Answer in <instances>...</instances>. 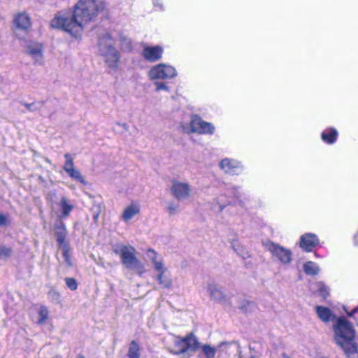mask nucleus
<instances>
[{
  "label": "nucleus",
  "mask_w": 358,
  "mask_h": 358,
  "mask_svg": "<svg viewBox=\"0 0 358 358\" xmlns=\"http://www.w3.org/2000/svg\"><path fill=\"white\" fill-rule=\"evenodd\" d=\"M106 8L105 0H78L72 10H63L55 14L50 24L74 38H80L86 24Z\"/></svg>",
  "instance_id": "obj_1"
},
{
  "label": "nucleus",
  "mask_w": 358,
  "mask_h": 358,
  "mask_svg": "<svg viewBox=\"0 0 358 358\" xmlns=\"http://www.w3.org/2000/svg\"><path fill=\"white\" fill-rule=\"evenodd\" d=\"M334 338L348 358H358V345L353 325L345 317L337 318L333 325Z\"/></svg>",
  "instance_id": "obj_2"
},
{
  "label": "nucleus",
  "mask_w": 358,
  "mask_h": 358,
  "mask_svg": "<svg viewBox=\"0 0 358 358\" xmlns=\"http://www.w3.org/2000/svg\"><path fill=\"white\" fill-rule=\"evenodd\" d=\"M115 41L110 34L101 36L99 42V50L107 66L116 70L118 68L120 62V53L115 48Z\"/></svg>",
  "instance_id": "obj_3"
},
{
  "label": "nucleus",
  "mask_w": 358,
  "mask_h": 358,
  "mask_svg": "<svg viewBox=\"0 0 358 358\" xmlns=\"http://www.w3.org/2000/svg\"><path fill=\"white\" fill-rule=\"evenodd\" d=\"M113 251L120 255L122 264L127 268L135 270L140 275L145 272L144 265L136 257V250L131 246L116 245Z\"/></svg>",
  "instance_id": "obj_4"
},
{
  "label": "nucleus",
  "mask_w": 358,
  "mask_h": 358,
  "mask_svg": "<svg viewBox=\"0 0 358 358\" xmlns=\"http://www.w3.org/2000/svg\"><path fill=\"white\" fill-rule=\"evenodd\" d=\"M182 131L187 134L198 133L199 134L212 135L215 132L213 124L206 122L198 115H192L188 122H182L180 125Z\"/></svg>",
  "instance_id": "obj_5"
},
{
  "label": "nucleus",
  "mask_w": 358,
  "mask_h": 358,
  "mask_svg": "<svg viewBox=\"0 0 358 358\" xmlns=\"http://www.w3.org/2000/svg\"><path fill=\"white\" fill-rule=\"evenodd\" d=\"M178 76L176 68L170 64L160 63L151 67L148 72V78L153 80H171Z\"/></svg>",
  "instance_id": "obj_6"
},
{
  "label": "nucleus",
  "mask_w": 358,
  "mask_h": 358,
  "mask_svg": "<svg viewBox=\"0 0 358 358\" xmlns=\"http://www.w3.org/2000/svg\"><path fill=\"white\" fill-rule=\"evenodd\" d=\"M173 343L170 351L176 355L186 352L189 350H195L198 345V341L192 334H188L184 338L173 336L172 337Z\"/></svg>",
  "instance_id": "obj_7"
},
{
  "label": "nucleus",
  "mask_w": 358,
  "mask_h": 358,
  "mask_svg": "<svg viewBox=\"0 0 358 358\" xmlns=\"http://www.w3.org/2000/svg\"><path fill=\"white\" fill-rule=\"evenodd\" d=\"M265 248L270 252L272 257L283 264H288L292 262V252L277 243L271 241L264 243Z\"/></svg>",
  "instance_id": "obj_8"
},
{
  "label": "nucleus",
  "mask_w": 358,
  "mask_h": 358,
  "mask_svg": "<svg viewBox=\"0 0 358 358\" xmlns=\"http://www.w3.org/2000/svg\"><path fill=\"white\" fill-rule=\"evenodd\" d=\"M171 194L177 200L187 199L192 193L191 185L187 182L173 180L171 186Z\"/></svg>",
  "instance_id": "obj_9"
},
{
  "label": "nucleus",
  "mask_w": 358,
  "mask_h": 358,
  "mask_svg": "<svg viewBox=\"0 0 358 358\" xmlns=\"http://www.w3.org/2000/svg\"><path fill=\"white\" fill-rule=\"evenodd\" d=\"M25 52L36 64H42L43 62V46L38 42L29 43L25 49Z\"/></svg>",
  "instance_id": "obj_10"
},
{
  "label": "nucleus",
  "mask_w": 358,
  "mask_h": 358,
  "mask_svg": "<svg viewBox=\"0 0 358 358\" xmlns=\"http://www.w3.org/2000/svg\"><path fill=\"white\" fill-rule=\"evenodd\" d=\"M219 166L224 173L231 175H237L243 171V165L241 162L227 157L220 162Z\"/></svg>",
  "instance_id": "obj_11"
},
{
  "label": "nucleus",
  "mask_w": 358,
  "mask_h": 358,
  "mask_svg": "<svg viewBox=\"0 0 358 358\" xmlns=\"http://www.w3.org/2000/svg\"><path fill=\"white\" fill-rule=\"evenodd\" d=\"M163 52L164 48L160 45L150 46L145 45L141 55L146 61L155 62L162 57Z\"/></svg>",
  "instance_id": "obj_12"
},
{
  "label": "nucleus",
  "mask_w": 358,
  "mask_h": 358,
  "mask_svg": "<svg viewBox=\"0 0 358 358\" xmlns=\"http://www.w3.org/2000/svg\"><path fill=\"white\" fill-rule=\"evenodd\" d=\"M13 26L16 29L28 31L31 27V20L29 14L25 12L15 14L13 17Z\"/></svg>",
  "instance_id": "obj_13"
},
{
  "label": "nucleus",
  "mask_w": 358,
  "mask_h": 358,
  "mask_svg": "<svg viewBox=\"0 0 358 358\" xmlns=\"http://www.w3.org/2000/svg\"><path fill=\"white\" fill-rule=\"evenodd\" d=\"M141 212V205L136 201H132L122 210L121 219L125 222H129L137 216Z\"/></svg>",
  "instance_id": "obj_14"
},
{
  "label": "nucleus",
  "mask_w": 358,
  "mask_h": 358,
  "mask_svg": "<svg viewBox=\"0 0 358 358\" xmlns=\"http://www.w3.org/2000/svg\"><path fill=\"white\" fill-rule=\"evenodd\" d=\"M300 247L306 252H310L319 244V239L314 234H303L300 238Z\"/></svg>",
  "instance_id": "obj_15"
},
{
  "label": "nucleus",
  "mask_w": 358,
  "mask_h": 358,
  "mask_svg": "<svg viewBox=\"0 0 358 358\" xmlns=\"http://www.w3.org/2000/svg\"><path fill=\"white\" fill-rule=\"evenodd\" d=\"M155 271L157 273L156 280L158 283L164 288L171 287L172 285V280L165 265L162 266L161 269H155Z\"/></svg>",
  "instance_id": "obj_16"
},
{
  "label": "nucleus",
  "mask_w": 358,
  "mask_h": 358,
  "mask_svg": "<svg viewBox=\"0 0 358 358\" xmlns=\"http://www.w3.org/2000/svg\"><path fill=\"white\" fill-rule=\"evenodd\" d=\"M207 291L213 300L220 303H222L226 301V296L222 288L218 285L213 283L208 284Z\"/></svg>",
  "instance_id": "obj_17"
},
{
  "label": "nucleus",
  "mask_w": 358,
  "mask_h": 358,
  "mask_svg": "<svg viewBox=\"0 0 358 358\" xmlns=\"http://www.w3.org/2000/svg\"><path fill=\"white\" fill-rule=\"evenodd\" d=\"M57 206L59 207V210L61 211L59 217L62 219L69 217L74 208L72 202L66 196L61 197Z\"/></svg>",
  "instance_id": "obj_18"
},
{
  "label": "nucleus",
  "mask_w": 358,
  "mask_h": 358,
  "mask_svg": "<svg viewBox=\"0 0 358 358\" xmlns=\"http://www.w3.org/2000/svg\"><path fill=\"white\" fill-rule=\"evenodd\" d=\"M315 309L317 317L323 322L328 323L333 321L336 317L331 310L327 307L316 306Z\"/></svg>",
  "instance_id": "obj_19"
},
{
  "label": "nucleus",
  "mask_w": 358,
  "mask_h": 358,
  "mask_svg": "<svg viewBox=\"0 0 358 358\" xmlns=\"http://www.w3.org/2000/svg\"><path fill=\"white\" fill-rule=\"evenodd\" d=\"M146 258L151 261L155 269H161L164 265L162 258L152 249H148L145 252Z\"/></svg>",
  "instance_id": "obj_20"
},
{
  "label": "nucleus",
  "mask_w": 358,
  "mask_h": 358,
  "mask_svg": "<svg viewBox=\"0 0 358 358\" xmlns=\"http://www.w3.org/2000/svg\"><path fill=\"white\" fill-rule=\"evenodd\" d=\"M231 244L236 254L244 259V255L245 254L244 240H240L239 238L236 237L231 239Z\"/></svg>",
  "instance_id": "obj_21"
},
{
  "label": "nucleus",
  "mask_w": 358,
  "mask_h": 358,
  "mask_svg": "<svg viewBox=\"0 0 358 358\" xmlns=\"http://www.w3.org/2000/svg\"><path fill=\"white\" fill-rule=\"evenodd\" d=\"M321 136L323 141L329 144H332L337 138L338 132L334 128H329L322 133Z\"/></svg>",
  "instance_id": "obj_22"
},
{
  "label": "nucleus",
  "mask_w": 358,
  "mask_h": 358,
  "mask_svg": "<svg viewBox=\"0 0 358 358\" xmlns=\"http://www.w3.org/2000/svg\"><path fill=\"white\" fill-rule=\"evenodd\" d=\"M303 270L307 275H315L319 273L320 267L316 263L308 261L304 264Z\"/></svg>",
  "instance_id": "obj_23"
},
{
  "label": "nucleus",
  "mask_w": 358,
  "mask_h": 358,
  "mask_svg": "<svg viewBox=\"0 0 358 358\" xmlns=\"http://www.w3.org/2000/svg\"><path fill=\"white\" fill-rule=\"evenodd\" d=\"M140 347L136 341H132L129 347L128 358H140Z\"/></svg>",
  "instance_id": "obj_24"
},
{
  "label": "nucleus",
  "mask_w": 358,
  "mask_h": 358,
  "mask_svg": "<svg viewBox=\"0 0 358 358\" xmlns=\"http://www.w3.org/2000/svg\"><path fill=\"white\" fill-rule=\"evenodd\" d=\"M315 288L317 289V294L320 296L323 299H325L329 296V289L323 282H317L315 284Z\"/></svg>",
  "instance_id": "obj_25"
},
{
  "label": "nucleus",
  "mask_w": 358,
  "mask_h": 358,
  "mask_svg": "<svg viewBox=\"0 0 358 358\" xmlns=\"http://www.w3.org/2000/svg\"><path fill=\"white\" fill-rule=\"evenodd\" d=\"M37 313H38V315L37 323L40 324H45L48 318V315H49L47 308H45L44 306H41L38 309Z\"/></svg>",
  "instance_id": "obj_26"
},
{
  "label": "nucleus",
  "mask_w": 358,
  "mask_h": 358,
  "mask_svg": "<svg viewBox=\"0 0 358 358\" xmlns=\"http://www.w3.org/2000/svg\"><path fill=\"white\" fill-rule=\"evenodd\" d=\"M68 175L73 179L80 182L83 185H86V182L79 171L75 168L66 172Z\"/></svg>",
  "instance_id": "obj_27"
},
{
  "label": "nucleus",
  "mask_w": 358,
  "mask_h": 358,
  "mask_svg": "<svg viewBox=\"0 0 358 358\" xmlns=\"http://www.w3.org/2000/svg\"><path fill=\"white\" fill-rule=\"evenodd\" d=\"M57 234V241L62 248H64V245H67L65 243V238L66 235V228L64 224H62V234L59 232H56Z\"/></svg>",
  "instance_id": "obj_28"
},
{
  "label": "nucleus",
  "mask_w": 358,
  "mask_h": 358,
  "mask_svg": "<svg viewBox=\"0 0 358 358\" xmlns=\"http://www.w3.org/2000/svg\"><path fill=\"white\" fill-rule=\"evenodd\" d=\"M259 348V345L257 343H254L253 345H250V352H248V355L250 354L249 358H260Z\"/></svg>",
  "instance_id": "obj_29"
},
{
  "label": "nucleus",
  "mask_w": 358,
  "mask_h": 358,
  "mask_svg": "<svg viewBox=\"0 0 358 358\" xmlns=\"http://www.w3.org/2000/svg\"><path fill=\"white\" fill-rule=\"evenodd\" d=\"M65 163L63 166V169L66 172L74 169L73 159L69 154H65Z\"/></svg>",
  "instance_id": "obj_30"
},
{
  "label": "nucleus",
  "mask_w": 358,
  "mask_h": 358,
  "mask_svg": "<svg viewBox=\"0 0 358 358\" xmlns=\"http://www.w3.org/2000/svg\"><path fill=\"white\" fill-rule=\"evenodd\" d=\"M202 350H203L206 358H214L215 352H216L215 348H214L210 345H205L203 346Z\"/></svg>",
  "instance_id": "obj_31"
},
{
  "label": "nucleus",
  "mask_w": 358,
  "mask_h": 358,
  "mask_svg": "<svg viewBox=\"0 0 358 358\" xmlns=\"http://www.w3.org/2000/svg\"><path fill=\"white\" fill-rule=\"evenodd\" d=\"M62 250H63V256H64V258L65 263L69 266H72V262H71V257H70V255H69V253L68 246L67 245H64V248H62Z\"/></svg>",
  "instance_id": "obj_32"
},
{
  "label": "nucleus",
  "mask_w": 358,
  "mask_h": 358,
  "mask_svg": "<svg viewBox=\"0 0 358 358\" xmlns=\"http://www.w3.org/2000/svg\"><path fill=\"white\" fill-rule=\"evenodd\" d=\"M66 284L67 287L71 290H76L78 288V283L76 280L73 278H66L65 279Z\"/></svg>",
  "instance_id": "obj_33"
},
{
  "label": "nucleus",
  "mask_w": 358,
  "mask_h": 358,
  "mask_svg": "<svg viewBox=\"0 0 358 358\" xmlns=\"http://www.w3.org/2000/svg\"><path fill=\"white\" fill-rule=\"evenodd\" d=\"M154 85L155 87V90L157 92H159L162 90L169 92V87L165 83L156 81L155 82Z\"/></svg>",
  "instance_id": "obj_34"
},
{
  "label": "nucleus",
  "mask_w": 358,
  "mask_h": 358,
  "mask_svg": "<svg viewBox=\"0 0 358 358\" xmlns=\"http://www.w3.org/2000/svg\"><path fill=\"white\" fill-rule=\"evenodd\" d=\"M12 254V250L10 248L4 246H0V257L2 258H7Z\"/></svg>",
  "instance_id": "obj_35"
},
{
  "label": "nucleus",
  "mask_w": 358,
  "mask_h": 358,
  "mask_svg": "<svg viewBox=\"0 0 358 358\" xmlns=\"http://www.w3.org/2000/svg\"><path fill=\"white\" fill-rule=\"evenodd\" d=\"M9 224L8 216L0 213V226H6Z\"/></svg>",
  "instance_id": "obj_36"
},
{
  "label": "nucleus",
  "mask_w": 358,
  "mask_h": 358,
  "mask_svg": "<svg viewBox=\"0 0 358 358\" xmlns=\"http://www.w3.org/2000/svg\"><path fill=\"white\" fill-rule=\"evenodd\" d=\"M178 208V206L176 204L171 203L167 206V211L169 214H174L177 211Z\"/></svg>",
  "instance_id": "obj_37"
},
{
  "label": "nucleus",
  "mask_w": 358,
  "mask_h": 358,
  "mask_svg": "<svg viewBox=\"0 0 358 358\" xmlns=\"http://www.w3.org/2000/svg\"><path fill=\"white\" fill-rule=\"evenodd\" d=\"M154 7L157 10H163L164 6L161 0H152Z\"/></svg>",
  "instance_id": "obj_38"
},
{
  "label": "nucleus",
  "mask_w": 358,
  "mask_h": 358,
  "mask_svg": "<svg viewBox=\"0 0 358 358\" xmlns=\"http://www.w3.org/2000/svg\"><path fill=\"white\" fill-rule=\"evenodd\" d=\"M354 243L355 245L358 246V231L355 234L354 236Z\"/></svg>",
  "instance_id": "obj_39"
},
{
  "label": "nucleus",
  "mask_w": 358,
  "mask_h": 358,
  "mask_svg": "<svg viewBox=\"0 0 358 358\" xmlns=\"http://www.w3.org/2000/svg\"><path fill=\"white\" fill-rule=\"evenodd\" d=\"M358 311V308H355L352 312L351 313H348L347 310H345L346 313L350 315V316H352L354 313H357Z\"/></svg>",
  "instance_id": "obj_40"
},
{
  "label": "nucleus",
  "mask_w": 358,
  "mask_h": 358,
  "mask_svg": "<svg viewBox=\"0 0 358 358\" xmlns=\"http://www.w3.org/2000/svg\"><path fill=\"white\" fill-rule=\"evenodd\" d=\"M62 224H64L62 222H61L59 224V225L58 226V227L57 228V231L56 232H59V234H62Z\"/></svg>",
  "instance_id": "obj_41"
},
{
  "label": "nucleus",
  "mask_w": 358,
  "mask_h": 358,
  "mask_svg": "<svg viewBox=\"0 0 358 358\" xmlns=\"http://www.w3.org/2000/svg\"><path fill=\"white\" fill-rule=\"evenodd\" d=\"M78 358H85L83 355H78Z\"/></svg>",
  "instance_id": "obj_42"
},
{
  "label": "nucleus",
  "mask_w": 358,
  "mask_h": 358,
  "mask_svg": "<svg viewBox=\"0 0 358 358\" xmlns=\"http://www.w3.org/2000/svg\"><path fill=\"white\" fill-rule=\"evenodd\" d=\"M315 256L316 257H319V255H318L317 253H315Z\"/></svg>",
  "instance_id": "obj_43"
},
{
  "label": "nucleus",
  "mask_w": 358,
  "mask_h": 358,
  "mask_svg": "<svg viewBox=\"0 0 358 358\" xmlns=\"http://www.w3.org/2000/svg\"><path fill=\"white\" fill-rule=\"evenodd\" d=\"M283 358H289L288 357H284Z\"/></svg>",
  "instance_id": "obj_44"
},
{
  "label": "nucleus",
  "mask_w": 358,
  "mask_h": 358,
  "mask_svg": "<svg viewBox=\"0 0 358 358\" xmlns=\"http://www.w3.org/2000/svg\"><path fill=\"white\" fill-rule=\"evenodd\" d=\"M357 326H358V321H357Z\"/></svg>",
  "instance_id": "obj_45"
}]
</instances>
